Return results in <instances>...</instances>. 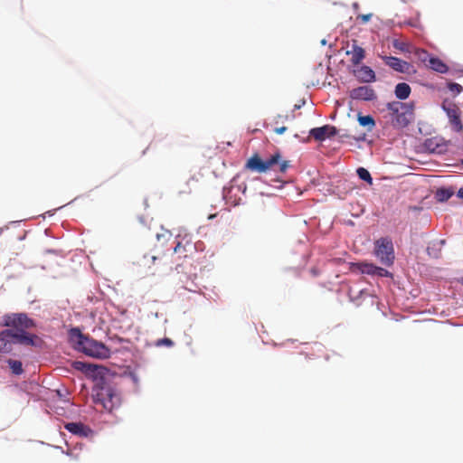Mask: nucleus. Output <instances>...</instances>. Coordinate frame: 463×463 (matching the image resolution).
Returning <instances> with one entry per match:
<instances>
[{
  "label": "nucleus",
  "instance_id": "obj_1",
  "mask_svg": "<svg viewBox=\"0 0 463 463\" xmlns=\"http://www.w3.org/2000/svg\"><path fill=\"white\" fill-rule=\"evenodd\" d=\"M3 325L7 328L0 331V354L13 353L14 345L42 349L45 342L38 335L30 332L38 326V322L26 313H8L3 317Z\"/></svg>",
  "mask_w": 463,
  "mask_h": 463
},
{
  "label": "nucleus",
  "instance_id": "obj_2",
  "mask_svg": "<svg viewBox=\"0 0 463 463\" xmlns=\"http://www.w3.org/2000/svg\"><path fill=\"white\" fill-rule=\"evenodd\" d=\"M72 367L94 383L92 396L95 403L101 404L109 412L119 407L120 397L109 381L110 371L107 367L79 360L72 362Z\"/></svg>",
  "mask_w": 463,
  "mask_h": 463
},
{
  "label": "nucleus",
  "instance_id": "obj_3",
  "mask_svg": "<svg viewBox=\"0 0 463 463\" xmlns=\"http://www.w3.org/2000/svg\"><path fill=\"white\" fill-rule=\"evenodd\" d=\"M69 341L74 350L95 359H108L111 356L110 349L101 341L82 333L79 326L69 330Z\"/></svg>",
  "mask_w": 463,
  "mask_h": 463
},
{
  "label": "nucleus",
  "instance_id": "obj_4",
  "mask_svg": "<svg viewBox=\"0 0 463 463\" xmlns=\"http://www.w3.org/2000/svg\"><path fill=\"white\" fill-rule=\"evenodd\" d=\"M193 243V235L185 228H178L173 242L172 254L176 255L177 259L188 258L194 252Z\"/></svg>",
  "mask_w": 463,
  "mask_h": 463
},
{
  "label": "nucleus",
  "instance_id": "obj_5",
  "mask_svg": "<svg viewBox=\"0 0 463 463\" xmlns=\"http://www.w3.org/2000/svg\"><path fill=\"white\" fill-rule=\"evenodd\" d=\"M373 255L385 267H391L395 260L392 240L389 236L381 237L374 241Z\"/></svg>",
  "mask_w": 463,
  "mask_h": 463
},
{
  "label": "nucleus",
  "instance_id": "obj_6",
  "mask_svg": "<svg viewBox=\"0 0 463 463\" xmlns=\"http://www.w3.org/2000/svg\"><path fill=\"white\" fill-rule=\"evenodd\" d=\"M281 153L277 150L269 158L262 159L258 153L249 157L244 165V169L259 174L266 173L272 166L279 163Z\"/></svg>",
  "mask_w": 463,
  "mask_h": 463
},
{
  "label": "nucleus",
  "instance_id": "obj_7",
  "mask_svg": "<svg viewBox=\"0 0 463 463\" xmlns=\"http://www.w3.org/2000/svg\"><path fill=\"white\" fill-rule=\"evenodd\" d=\"M351 269L354 272H358L363 275H368L373 279H393V274L391 271L368 260L352 262Z\"/></svg>",
  "mask_w": 463,
  "mask_h": 463
},
{
  "label": "nucleus",
  "instance_id": "obj_8",
  "mask_svg": "<svg viewBox=\"0 0 463 463\" xmlns=\"http://www.w3.org/2000/svg\"><path fill=\"white\" fill-rule=\"evenodd\" d=\"M386 108L390 111L391 121L393 128H405L411 124V118H409L407 113H405L404 110H402V102H387Z\"/></svg>",
  "mask_w": 463,
  "mask_h": 463
},
{
  "label": "nucleus",
  "instance_id": "obj_9",
  "mask_svg": "<svg viewBox=\"0 0 463 463\" xmlns=\"http://www.w3.org/2000/svg\"><path fill=\"white\" fill-rule=\"evenodd\" d=\"M441 109L449 118L453 130L455 132H461L463 130V123L460 118L461 113L459 109L455 104L448 105L446 100L442 102Z\"/></svg>",
  "mask_w": 463,
  "mask_h": 463
},
{
  "label": "nucleus",
  "instance_id": "obj_10",
  "mask_svg": "<svg viewBox=\"0 0 463 463\" xmlns=\"http://www.w3.org/2000/svg\"><path fill=\"white\" fill-rule=\"evenodd\" d=\"M338 128L335 126L326 124L321 127L312 128L308 134L315 140L323 142L338 135Z\"/></svg>",
  "mask_w": 463,
  "mask_h": 463
},
{
  "label": "nucleus",
  "instance_id": "obj_11",
  "mask_svg": "<svg viewBox=\"0 0 463 463\" xmlns=\"http://www.w3.org/2000/svg\"><path fill=\"white\" fill-rule=\"evenodd\" d=\"M349 97L353 100L373 101L377 99L375 90L369 85L354 88L349 91Z\"/></svg>",
  "mask_w": 463,
  "mask_h": 463
},
{
  "label": "nucleus",
  "instance_id": "obj_12",
  "mask_svg": "<svg viewBox=\"0 0 463 463\" xmlns=\"http://www.w3.org/2000/svg\"><path fill=\"white\" fill-rule=\"evenodd\" d=\"M382 60L383 61L385 65L389 66L397 72L411 73V71H415L413 70V66L410 62L403 61L398 57L385 55L382 57Z\"/></svg>",
  "mask_w": 463,
  "mask_h": 463
},
{
  "label": "nucleus",
  "instance_id": "obj_13",
  "mask_svg": "<svg viewBox=\"0 0 463 463\" xmlns=\"http://www.w3.org/2000/svg\"><path fill=\"white\" fill-rule=\"evenodd\" d=\"M420 58L426 61L428 58L429 66L434 71L439 73H448L449 67L438 56L429 53L425 50L420 51Z\"/></svg>",
  "mask_w": 463,
  "mask_h": 463
},
{
  "label": "nucleus",
  "instance_id": "obj_14",
  "mask_svg": "<svg viewBox=\"0 0 463 463\" xmlns=\"http://www.w3.org/2000/svg\"><path fill=\"white\" fill-rule=\"evenodd\" d=\"M64 429L74 436L89 438L94 434V430L81 421H70L64 424Z\"/></svg>",
  "mask_w": 463,
  "mask_h": 463
},
{
  "label": "nucleus",
  "instance_id": "obj_15",
  "mask_svg": "<svg viewBox=\"0 0 463 463\" xmlns=\"http://www.w3.org/2000/svg\"><path fill=\"white\" fill-rule=\"evenodd\" d=\"M449 141L442 137H434L426 138L422 144L424 149L430 153L443 154L448 146Z\"/></svg>",
  "mask_w": 463,
  "mask_h": 463
},
{
  "label": "nucleus",
  "instance_id": "obj_16",
  "mask_svg": "<svg viewBox=\"0 0 463 463\" xmlns=\"http://www.w3.org/2000/svg\"><path fill=\"white\" fill-rule=\"evenodd\" d=\"M354 76L361 83L375 82L377 78L375 71L368 65L363 64L353 71Z\"/></svg>",
  "mask_w": 463,
  "mask_h": 463
},
{
  "label": "nucleus",
  "instance_id": "obj_17",
  "mask_svg": "<svg viewBox=\"0 0 463 463\" xmlns=\"http://www.w3.org/2000/svg\"><path fill=\"white\" fill-rule=\"evenodd\" d=\"M238 178H239V175H235L231 180V185L223 186L222 191V199L225 201L226 203H229L233 207L240 205L241 202V199L240 197H236V196L232 195V188L234 186V184L237 182Z\"/></svg>",
  "mask_w": 463,
  "mask_h": 463
},
{
  "label": "nucleus",
  "instance_id": "obj_18",
  "mask_svg": "<svg viewBox=\"0 0 463 463\" xmlns=\"http://www.w3.org/2000/svg\"><path fill=\"white\" fill-rule=\"evenodd\" d=\"M456 194L453 186H440L438 187L435 194L434 199L436 202L444 203H447Z\"/></svg>",
  "mask_w": 463,
  "mask_h": 463
},
{
  "label": "nucleus",
  "instance_id": "obj_19",
  "mask_svg": "<svg viewBox=\"0 0 463 463\" xmlns=\"http://www.w3.org/2000/svg\"><path fill=\"white\" fill-rule=\"evenodd\" d=\"M445 240H434L427 246V253L430 257L438 259L440 257L442 247L445 245Z\"/></svg>",
  "mask_w": 463,
  "mask_h": 463
},
{
  "label": "nucleus",
  "instance_id": "obj_20",
  "mask_svg": "<svg viewBox=\"0 0 463 463\" xmlns=\"http://www.w3.org/2000/svg\"><path fill=\"white\" fill-rule=\"evenodd\" d=\"M411 92V86L406 82H399L395 85L394 95L400 100L407 99Z\"/></svg>",
  "mask_w": 463,
  "mask_h": 463
},
{
  "label": "nucleus",
  "instance_id": "obj_21",
  "mask_svg": "<svg viewBox=\"0 0 463 463\" xmlns=\"http://www.w3.org/2000/svg\"><path fill=\"white\" fill-rule=\"evenodd\" d=\"M357 121L361 127L367 128L368 131H372L376 126V121L372 115H363L361 112L357 114Z\"/></svg>",
  "mask_w": 463,
  "mask_h": 463
},
{
  "label": "nucleus",
  "instance_id": "obj_22",
  "mask_svg": "<svg viewBox=\"0 0 463 463\" xmlns=\"http://www.w3.org/2000/svg\"><path fill=\"white\" fill-rule=\"evenodd\" d=\"M365 58V51L363 47L356 44L353 45L351 61L354 65H359Z\"/></svg>",
  "mask_w": 463,
  "mask_h": 463
},
{
  "label": "nucleus",
  "instance_id": "obj_23",
  "mask_svg": "<svg viewBox=\"0 0 463 463\" xmlns=\"http://www.w3.org/2000/svg\"><path fill=\"white\" fill-rule=\"evenodd\" d=\"M5 362L8 364L11 373L14 375H21L24 373L23 363L20 360L8 358Z\"/></svg>",
  "mask_w": 463,
  "mask_h": 463
},
{
  "label": "nucleus",
  "instance_id": "obj_24",
  "mask_svg": "<svg viewBox=\"0 0 463 463\" xmlns=\"http://www.w3.org/2000/svg\"><path fill=\"white\" fill-rule=\"evenodd\" d=\"M356 175L360 180L365 182L366 184H368L370 185L373 184V179L372 177L371 173L366 168H364L363 166L357 167Z\"/></svg>",
  "mask_w": 463,
  "mask_h": 463
},
{
  "label": "nucleus",
  "instance_id": "obj_25",
  "mask_svg": "<svg viewBox=\"0 0 463 463\" xmlns=\"http://www.w3.org/2000/svg\"><path fill=\"white\" fill-rule=\"evenodd\" d=\"M446 86L447 89L453 93V97L458 96L460 92L463 91V87L460 84L451 80L448 81Z\"/></svg>",
  "mask_w": 463,
  "mask_h": 463
},
{
  "label": "nucleus",
  "instance_id": "obj_26",
  "mask_svg": "<svg viewBox=\"0 0 463 463\" xmlns=\"http://www.w3.org/2000/svg\"><path fill=\"white\" fill-rule=\"evenodd\" d=\"M414 109H415V102L410 101V102H402V110H404L405 113L411 118V119H413L414 116Z\"/></svg>",
  "mask_w": 463,
  "mask_h": 463
},
{
  "label": "nucleus",
  "instance_id": "obj_27",
  "mask_svg": "<svg viewBox=\"0 0 463 463\" xmlns=\"http://www.w3.org/2000/svg\"><path fill=\"white\" fill-rule=\"evenodd\" d=\"M392 46L395 49L400 50V51H402L403 52H409V47H410L409 43H407L405 42H402V41H401L399 39H394L392 41Z\"/></svg>",
  "mask_w": 463,
  "mask_h": 463
},
{
  "label": "nucleus",
  "instance_id": "obj_28",
  "mask_svg": "<svg viewBox=\"0 0 463 463\" xmlns=\"http://www.w3.org/2000/svg\"><path fill=\"white\" fill-rule=\"evenodd\" d=\"M175 343L172 339L168 337H163L156 342V346H166V347H172L174 346Z\"/></svg>",
  "mask_w": 463,
  "mask_h": 463
},
{
  "label": "nucleus",
  "instance_id": "obj_29",
  "mask_svg": "<svg viewBox=\"0 0 463 463\" xmlns=\"http://www.w3.org/2000/svg\"><path fill=\"white\" fill-rule=\"evenodd\" d=\"M277 165H279V173H286L287 170L291 167V165H290V162L288 160H279V163H278Z\"/></svg>",
  "mask_w": 463,
  "mask_h": 463
},
{
  "label": "nucleus",
  "instance_id": "obj_30",
  "mask_svg": "<svg viewBox=\"0 0 463 463\" xmlns=\"http://www.w3.org/2000/svg\"><path fill=\"white\" fill-rule=\"evenodd\" d=\"M109 339L111 342L115 343V344H123V343H127V342H128V339H126V338H124V337H121V336H119V335H110V336H109Z\"/></svg>",
  "mask_w": 463,
  "mask_h": 463
},
{
  "label": "nucleus",
  "instance_id": "obj_31",
  "mask_svg": "<svg viewBox=\"0 0 463 463\" xmlns=\"http://www.w3.org/2000/svg\"><path fill=\"white\" fill-rule=\"evenodd\" d=\"M372 16V14H359L357 20H360L362 24H366L371 20Z\"/></svg>",
  "mask_w": 463,
  "mask_h": 463
},
{
  "label": "nucleus",
  "instance_id": "obj_32",
  "mask_svg": "<svg viewBox=\"0 0 463 463\" xmlns=\"http://www.w3.org/2000/svg\"><path fill=\"white\" fill-rule=\"evenodd\" d=\"M194 246V252L196 251H203L204 249V243L201 241H198L194 243H193Z\"/></svg>",
  "mask_w": 463,
  "mask_h": 463
},
{
  "label": "nucleus",
  "instance_id": "obj_33",
  "mask_svg": "<svg viewBox=\"0 0 463 463\" xmlns=\"http://www.w3.org/2000/svg\"><path fill=\"white\" fill-rule=\"evenodd\" d=\"M172 235H173V234H172L171 231H169V230H165V232H164V233H157V234H156V239H157V241H160L162 238H165V236H167V237H168V239H169V238H171V237H172Z\"/></svg>",
  "mask_w": 463,
  "mask_h": 463
},
{
  "label": "nucleus",
  "instance_id": "obj_34",
  "mask_svg": "<svg viewBox=\"0 0 463 463\" xmlns=\"http://www.w3.org/2000/svg\"><path fill=\"white\" fill-rule=\"evenodd\" d=\"M286 130H287V128H286V127H284V126H283V127H279V128H276L274 129V131H275L277 134H279V135L284 134V133L286 132Z\"/></svg>",
  "mask_w": 463,
  "mask_h": 463
},
{
  "label": "nucleus",
  "instance_id": "obj_35",
  "mask_svg": "<svg viewBox=\"0 0 463 463\" xmlns=\"http://www.w3.org/2000/svg\"><path fill=\"white\" fill-rule=\"evenodd\" d=\"M238 191H241L242 194H245L247 190V185L245 184L237 185Z\"/></svg>",
  "mask_w": 463,
  "mask_h": 463
},
{
  "label": "nucleus",
  "instance_id": "obj_36",
  "mask_svg": "<svg viewBox=\"0 0 463 463\" xmlns=\"http://www.w3.org/2000/svg\"><path fill=\"white\" fill-rule=\"evenodd\" d=\"M456 196L463 200V185L456 192Z\"/></svg>",
  "mask_w": 463,
  "mask_h": 463
},
{
  "label": "nucleus",
  "instance_id": "obj_37",
  "mask_svg": "<svg viewBox=\"0 0 463 463\" xmlns=\"http://www.w3.org/2000/svg\"><path fill=\"white\" fill-rule=\"evenodd\" d=\"M138 221L139 222L144 225V226H146L147 223H146V217H145L144 215H139L138 216Z\"/></svg>",
  "mask_w": 463,
  "mask_h": 463
},
{
  "label": "nucleus",
  "instance_id": "obj_38",
  "mask_svg": "<svg viewBox=\"0 0 463 463\" xmlns=\"http://www.w3.org/2000/svg\"><path fill=\"white\" fill-rule=\"evenodd\" d=\"M356 141L358 142H361V141H365L366 139V135L365 134H362L361 136H359L358 137L355 138Z\"/></svg>",
  "mask_w": 463,
  "mask_h": 463
},
{
  "label": "nucleus",
  "instance_id": "obj_39",
  "mask_svg": "<svg viewBox=\"0 0 463 463\" xmlns=\"http://www.w3.org/2000/svg\"><path fill=\"white\" fill-rule=\"evenodd\" d=\"M306 103L305 99L302 100V102L300 104H296L294 106V109L297 110V109H299L302 106H304Z\"/></svg>",
  "mask_w": 463,
  "mask_h": 463
},
{
  "label": "nucleus",
  "instance_id": "obj_40",
  "mask_svg": "<svg viewBox=\"0 0 463 463\" xmlns=\"http://www.w3.org/2000/svg\"><path fill=\"white\" fill-rule=\"evenodd\" d=\"M130 377H131L132 381L134 382V383H138V377L137 376V374L131 373Z\"/></svg>",
  "mask_w": 463,
  "mask_h": 463
},
{
  "label": "nucleus",
  "instance_id": "obj_41",
  "mask_svg": "<svg viewBox=\"0 0 463 463\" xmlns=\"http://www.w3.org/2000/svg\"><path fill=\"white\" fill-rule=\"evenodd\" d=\"M181 267H182V264L180 263H177L175 267V269L177 271V272H181L182 269H181Z\"/></svg>",
  "mask_w": 463,
  "mask_h": 463
},
{
  "label": "nucleus",
  "instance_id": "obj_42",
  "mask_svg": "<svg viewBox=\"0 0 463 463\" xmlns=\"http://www.w3.org/2000/svg\"><path fill=\"white\" fill-rule=\"evenodd\" d=\"M353 8H354V12H356L359 9V4L354 2L353 4Z\"/></svg>",
  "mask_w": 463,
  "mask_h": 463
},
{
  "label": "nucleus",
  "instance_id": "obj_43",
  "mask_svg": "<svg viewBox=\"0 0 463 463\" xmlns=\"http://www.w3.org/2000/svg\"><path fill=\"white\" fill-rule=\"evenodd\" d=\"M194 286V288H187L188 290L193 291V292H196L197 286L195 284Z\"/></svg>",
  "mask_w": 463,
  "mask_h": 463
},
{
  "label": "nucleus",
  "instance_id": "obj_44",
  "mask_svg": "<svg viewBox=\"0 0 463 463\" xmlns=\"http://www.w3.org/2000/svg\"><path fill=\"white\" fill-rule=\"evenodd\" d=\"M408 24H409V25H411V26H413V27H416V26H417V24H416V23H415V22H411V21H409V22H408Z\"/></svg>",
  "mask_w": 463,
  "mask_h": 463
},
{
  "label": "nucleus",
  "instance_id": "obj_45",
  "mask_svg": "<svg viewBox=\"0 0 463 463\" xmlns=\"http://www.w3.org/2000/svg\"><path fill=\"white\" fill-rule=\"evenodd\" d=\"M321 44L322 45H326V39L321 40Z\"/></svg>",
  "mask_w": 463,
  "mask_h": 463
},
{
  "label": "nucleus",
  "instance_id": "obj_46",
  "mask_svg": "<svg viewBox=\"0 0 463 463\" xmlns=\"http://www.w3.org/2000/svg\"><path fill=\"white\" fill-rule=\"evenodd\" d=\"M46 213L49 214L50 216H52L53 214V213L52 211H48Z\"/></svg>",
  "mask_w": 463,
  "mask_h": 463
},
{
  "label": "nucleus",
  "instance_id": "obj_47",
  "mask_svg": "<svg viewBox=\"0 0 463 463\" xmlns=\"http://www.w3.org/2000/svg\"><path fill=\"white\" fill-rule=\"evenodd\" d=\"M144 204H145L146 207H147L148 204H147V200L146 199H145Z\"/></svg>",
  "mask_w": 463,
  "mask_h": 463
},
{
  "label": "nucleus",
  "instance_id": "obj_48",
  "mask_svg": "<svg viewBox=\"0 0 463 463\" xmlns=\"http://www.w3.org/2000/svg\"><path fill=\"white\" fill-rule=\"evenodd\" d=\"M152 260H153V261L155 262V261L157 260V257H156V256H153V257H152Z\"/></svg>",
  "mask_w": 463,
  "mask_h": 463
},
{
  "label": "nucleus",
  "instance_id": "obj_49",
  "mask_svg": "<svg viewBox=\"0 0 463 463\" xmlns=\"http://www.w3.org/2000/svg\"><path fill=\"white\" fill-rule=\"evenodd\" d=\"M457 71L463 73V69H458Z\"/></svg>",
  "mask_w": 463,
  "mask_h": 463
},
{
  "label": "nucleus",
  "instance_id": "obj_50",
  "mask_svg": "<svg viewBox=\"0 0 463 463\" xmlns=\"http://www.w3.org/2000/svg\"><path fill=\"white\" fill-rule=\"evenodd\" d=\"M460 283L463 285V277L460 279Z\"/></svg>",
  "mask_w": 463,
  "mask_h": 463
},
{
  "label": "nucleus",
  "instance_id": "obj_51",
  "mask_svg": "<svg viewBox=\"0 0 463 463\" xmlns=\"http://www.w3.org/2000/svg\"><path fill=\"white\" fill-rule=\"evenodd\" d=\"M461 165H462V166H463V159L461 160Z\"/></svg>",
  "mask_w": 463,
  "mask_h": 463
}]
</instances>
